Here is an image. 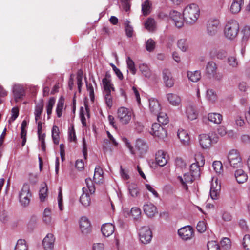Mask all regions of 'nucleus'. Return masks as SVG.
<instances>
[{
    "label": "nucleus",
    "mask_w": 250,
    "mask_h": 250,
    "mask_svg": "<svg viewBox=\"0 0 250 250\" xmlns=\"http://www.w3.org/2000/svg\"><path fill=\"white\" fill-rule=\"evenodd\" d=\"M200 15V9L195 3L187 5L183 10V16L184 20L190 24L194 23Z\"/></svg>",
    "instance_id": "obj_1"
},
{
    "label": "nucleus",
    "mask_w": 250,
    "mask_h": 250,
    "mask_svg": "<svg viewBox=\"0 0 250 250\" xmlns=\"http://www.w3.org/2000/svg\"><path fill=\"white\" fill-rule=\"evenodd\" d=\"M125 140L126 142V146L132 155H138L140 157H142L143 155L146 152L148 149V145L144 140L141 139H137L135 149L133 148L130 143L127 142L126 139H125Z\"/></svg>",
    "instance_id": "obj_2"
},
{
    "label": "nucleus",
    "mask_w": 250,
    "mask_h": 250,
    "mask_svg": "<svg viewBox=\"0 0 250 250\" xmlns=\"http://www.w3.org/2000/svg\"><path fill=\"white\" fill-rule=\"evenodd\" d=\"M239 30V25L235 20H230L226 24L224 28L225 37L230 40L234 39L237 36Z\"/></svg>",
    "instance_id": "obj_3"
},
{
    "label": "nucleus",
    "mask_w": 250,
    "mask_h": 250,
    "mask_svg": "<svg viewBox=\"0 0 250 250\" xmlns=\"http://www.w3.org/2000/svg\"><path fill=\"white\" fill-rule=\"evenodd\" d=\"M216 63L213 61L208 62L206 66L205 73L209 78H212L214 80L220 82L223 78V75L222 73L217 71Z\"/></svg>",
    "instance_id": "obj_4"
},
{
    "label": "nucleus",
    "mask_w": 250,
    "mask_h": 250,
    "mask_svg": "<svg viewBox=\"0 0 250 250\" xmlns=\"http://www.w3.org/2000/svg\"><path fill=\"white\" fill-rule=\"evenodd\" d=\"M224 163L226 166L230 165L235 168L241 167L243 164L240 153L235 149H232L229 152L227 160Z\"/></svg>",
    "instance_id": "obj_5"
},
{
    "label": "nucleus",
    "mask_w": 250,
    "mask_h": 250,
    "mask_svg": "<svg viewBox=\"0 0 250 250\" xmlns=\"http://www.w3.org/2000/svg\"><path fill=\"white\" fill-rule=\"evenodd\" d=\"M218 137L216 134L209 133L208 134H202L199 136V141L202 148H208L212 144L218 142Z\"/></svg>",
    "instance_id": "obj_6"
},
{
    "label": "nucleus",
    "mask_w": 250,
    "mask_h": 250,
    "mask_svg": "<svg viewBox=\"0 0 250 250\" xmlns=\"http://www.w3.org/2000/svg\"><path fill=\"white\" fill-rule=\"evenodd\" d=\"M31 195L29 184H24L19 194V201L22 206L26 207L29 205Z\"/></svg>",
    "instance_id": "obj_7"
},
{
    "label": "nucleus",
    "mask_w": 250,
    "mask_h": 250,
    "mask_svg": "<svg viewBox=\"0 0 250 250\" xmlns=\"http://www.w3.org/2000/svg\"><path fill=\"white\" fill-rule=\"evenodd\" d=\"M132 112L125 107H120L117 111L118 118L120 122L123 125L128 124L130 121Z\"/></svg>",
    "instance_id": "obj_8"
},
{
    "label": "nucleus",
    "mask_w": 250,
    "mask_h": 250,
    "mask_svg": "<svg viewBox=\"0 0 250 250\" xmlns=\"http://www.w3.org/2000/svg\"><path fill=\"white\" fill-rule=\"evenodd\" d=\"M140 240L142 243L147 244L152 237V231L148 227H142L139 230Z\"/></svg>",
    "instance_id": "obj_9"
},
{
    "label": "nucleus",
    "mask_w": 250,
    "mask_h": 250,
    "mask_svg": "<svg viewBox=\"0 0 250 250\" xmlns=\"http://www.w3.org/2000/svg\"><path fill=\"white\" fill-rule=\"evenodd\" d=\"M178 233L183 240H188L192 237L193 235V230L191 226H187L179 229Z\"/></svg>",
    "instance_id": "obj_10"
},
{
    "label": "nucleus",
    "mask_w": 250,
    "mask_h": 250,
    "mask_svg": "<svg viewBox=\"0 0 250 250\" xmlns=\"http://www.w3.org/2000/svg\"><path fill=\"white\" fill-rule=\"evenodd\" d=\"M220 22L217 19H211L208 21L207 30V33L209 36L215 35L219 28Z\"/></svg>",
    "instance_id": "obj_11"
},
{
    "label": "nucleus",
    "mask_w": 250,
    "mask_h": 250,
    "mask_svg": "<svg viewBox=\"0 0 250 250\" xmlns=\"http://www.w3.org/2000/svg\"><path fill=\"white\" fill-rule=\"evenodd\" d=\"M162 76L165 86L167 87H172L174 84V80L172 76L170 71L164 69L162 71Z\"/></svg>",
    "instance_id": "obj_12"
},
{
    "label": "nucleus",
    "mask_w": 250,
    "mask_h": 250,
    "mask_svg": "<svg viewBox=\"0 0 250 250\" xmlns=\"http://www.w3.org/2000/svg\"><path fill=\"white\" fill-rule=\"evenodd\" d=\"M80 228L82 233L87 234L91 231V224L89 220L86 217H82L79 222Z\"/></svg>",
    "instance_id": "obj_13"
},
{
    "label": "nucleus",
    "mask_w": 250,
    "mask_h": 250,
    "mask_svg": "<svg viewBox=\"0 0 250 250\" xmlns=\"http://www.w3.org/2000/svg\"><path fill=\"white\" fill-rule=\"evenodd\" d=\"M55 241V238L52 233L47 234L42 241V245L45 250H52Z\"/></svg>",
    "instance_id": "obj_14"
},
{
    "label": "nucleus",
    "mask_w": 250,
    "mask_h": 250,
    "mask_svg": "<svg viewBox=\"0 0 250 250\" xmlns=\"http://www.w3.org/2000/svg\"><path fill=\"white\" fill-rule=\"evenodd\" d=\"M170 17L177 28H180L183 26L184 19L180 12L173 11L170 13Z\"/></svg>",
    "instance_id": "obj_15"
},
{
    "label": "nucleus",
    "mask_w": 250,
    "mask_h": 250,
    "mask_svg": "<svg viewBox=\"0 0 250 250\" xmlns=\"http://www.w3.org/2000/svg\"><path fill=\"white\" fill-rule=\"evenodd\" d=\"M15 100L16 102L21 100L25 95V90L23 85L16 84L14 85L12 89Z\"/></svg>",
    "instance_id": "obj_16"
},
{
    "label": "nucleus",
    "mask_w": 250,
    "mask_h": 250,
    "mask_svg": "<svg viewBox=\"0 0 250 250\" xmlns=\"http://www.w3.org/2000/svg\"><path fill=\"white\" fill-rule=\"evenodd\" d=\"M178 179L182 184L183 188L186 190H188V186L187 183H192L195 180L197 179L195 177L192 176V174L188 173H186L184 175V178L181 176H178Z\"/></svg>",
    "instance_id": "obj_17"
},
{
    "label": "nucleus",
    "mask_w": 250,
    "mask_h": 250,
    "mask_svg": "<svg viewBox=\"0 0 250 250\" xmlns=\"http://www.w3.org/2000/svg\"><path fill=\"white\" fill-rule=\"evenodd\" d=\"M145 213L149 217H152L157 212L156 207L151 203H147L143 206Z\"/></svg>",
    "instance_id": "obj_18"
},
{
    "label": "nucleus",
    "mask_w": 250,
    "mask_h": 250,
    "mask_svg": "<svg viewBox=\"0 0 250 250\" xmlns=\"http://www.w3.org/2000/svg\"><path fill=\"white\" fill-rule=\"evenodd\" d=\"M109 76L106 74L105 77L102 80V83L104 87V92H111V91H114L115 88L113 84L111 83V80L109 79Z\"/></svg>",
    "instance_id": "obj_19"
},
{
    "label": "nucleus",
    "mask_w": 250,
    "mask_h": 250,
    "mask_svg": "<svg viewBox=\"0 0 250 250\" xmlns=\"http://www.w3.org/2000/svg\"><path fill=\"white\" fill-rule=\"evenodd\" d=\"M155 159L157 164L161 167L165 166L167 162V157L163 150L157 152Z\"/></svg>",
    "instance_id": "obj_20"
},
{
    "label": "nucleus",
    "mask_w": 250,
    "mask_h": 250,
    "mask_svg": "<svg viewBox=\"0 0 250 250\" xmlns=\"http://www.w3.org/2000/svg\"><path fill=\"white\" fill-rule=\"evenodd\" d=\"M114 231V226L111 223H105L101 227V232L103 235L105 237H109Z\"/></svg>",
    "instance_id": "obj_21"
},
{
    "label": "nucleus",
    "mask_w": 250,
    "mask_h": 250,
    "mask_svg": "<svg viewBox=\"0 0 250 250\" xmlns=\"http://www.w3.org/2000/svg\"><path fill=\"white\" fill-rule=\"evenodd\" d=\"M177 136L184 145L187 146L189 144L190 138L187 131L183 129H179L177 132Z\"/></svg>",
    "instance_id": "obj_22"
},
{
    "label": "nucleus",
    "mask_w": 250,
    "mask_h": 250,
    "mask_svg": "<svg viewBox=\"0 0 250 250\" xmlns=\"http://www.w3.org/2000/svg\"><path fill=\"white\" fill-rule=\"evenodd\" d=\"M167 98L169 103L173 106H179L181 104V98L176 94L168 93L167 94Z\"/></svg>",
    "instance_id": "obj_23"
},
{
    "label": "nucleus",
    "mask_w": 250,
    "mask_h": 250,
    "mask_svg": "<svg viewBox=\"0 0 250 250\" xmlns=\"http://www.w3.org/2000/svg\"><path fill=\"white\" fill-rule=\"evenodd\" d=\"M149 109L152 113L157 114L161 110L160 105L157 99H149Z\"/></svg>",
    "instance_id": "obj_24"
},
{
    "label": "nucleus",
    "mask_w": 250,
    "mask_h": 250,
    "mask_svg": "<svg viewBox=\"0 0 250 250\" xmlns=\"http://www.w3.org/2000/svg\"><path fill=\"white\" fill-rule=\"evenodd\" d=\"M243 3L244 0H233L230 8V12L233 14L238 13L240 11Z\"/></svg>",
    "instance_id": "obj_25"
},
{
    "label": "nucleus",
    "mask_w": 250,
    "mask_h": 250,
    "mask_svg": "<svg viewBox=\"0 0 250 250\" xmlns=\"http://www.w3.org/2000/svg\"><path fill=\"white\" fill-rule=\"evenodd\" d=\"M235 177L238 183H243L248 179L247 174L242 169H237L235 172Z\"/></svg>",
    "instance_id": "obj_26"
},
{
    "label": "nucleus",
    "mask_w": 250,
    "mask_h": 250,
    "mask_svg": "<svg viewBox=\"0 0 250 250\" xmlns=\"http://www.w3.org/2000/svg\"><path fill=\"white\" fill-rule=\"evenodd\" d=\"M43 109V103L42 100L40 102L36 105L35 108V119L36 122L39 121L41 117V115L42 113Z\"/></svg>",
    "instance_id": "obj_27"
},
{
    "label": "nucleus",
    "mask_w": 250,
    "mask_h": 250,
    "mask_svg": "<svg viewBox=\"0 0 250 250\" xmlns=\"http://www.w3.org/2000/svg\"><path fill=\"white\" fill-rule=\"evenodd\" d=\"M187 76L190 81L196 83L200 80L201 74L200 71L198 70L194 71H188L187 72Z\"/></svg>",
    "instance_id": "obj_28"
},
{
    "label": "nucleus",
    "mask_w": 250,
    "mask_h": 250,
    "mask_svg": "<svg viewBox=\"0 0 250 250\" xmlns=\"http://www.w3.org/2000/svg\"><path fill=\"white\" fill-rule=\"evenodd\" d=\"M128 189L129 194L132 197H137L140 195V189L135 183H129L128 185Z\"/></svg>",
    "instance_id": "obj_29"
},
{
    "label": "nucleus",
    "mask_w": 250,
    "mask_h": 250,
    "mask_svg": "<svg viewBox=\"0 0 250 250\" xmlns=\"http://www.w3.org/2000/svg\"><path fill=\"white\" fill-rule=\"evenodd\" d=\"M210 55L213 58H216L218 59H223L227 56V52L223 49H213L210 51Z\"/></svg>",
    "instance_id": "obj_30"
},
{
    "label": "nucleus",
    "mask_w": 250,
    "mask_h": 250,
    "mask_svg": "<svg viewBox=\"0 0 250 250\" xmlns=\"http://www.w3.org/2000/svg\"><path fill=\"white\" fill-rule=\"evenodd\" d=\"M197 163H192L190 166V172L193 177L198 179L201 174V169Z\"/></svg>",
    "instance_id": "obj_31"
},
{
    "label": "nucleus",
    "mask_w": 250,
    "mask_h": 250,
    "mask_svg": "<svg viewBox=\"0 0 250 250\" xmlns=\"http://www.w3.org/2000/svg\"><path fill=\"white\" fill-rule=\"evenodd\" d=\"M233 118L234 119L235 124L237 126L242 127L245 125V122L243 119V115L240 111H236L234 113Z\"/></svg>",
    "instance_id": "obj_32"
},
{
    "label": "nucleus",
    "mask_w": 250,
    "mask_h": 250,
    "mask_svg": "<svg viewBox=\"0 0 250 250\" xmlns=\"http://www.w3.org/2000/svg\"><path fill=\"white\" fill-rule=\"evenodd\" d=\"M84 188H83V192L84 191ZM80 202L84 207H88L90 205L91 198L87 193L83 192L80 197Z\"/></svg>",
    "instance_id": "obj_33"
},
{
    "label": "nucleus",
    "mask_w": 250,
    "mask_h": 250,
    "mask_svg": "<svg viewBox=\"0 0 250 250\" xmlns=\"http://www.w3.org/2000/svg\"><path fill=\"white\" fill-rule=\"evenodd\" d=\"M208 119L215 124H219L222 121V116L217 113H210L208 114Z\"/></svg>",
    "instance_id": "obj_34"
},
{
    "label": "nucleus",
    "mask_w": 250,
    "mask_h": 250,
    "mask_svg": "<svg viewBox=\"0 0 250 250\" xmlns=\"http://www.w3.org/2000/svg\"><path fill=\"white\" fill-rule=\"evenodd\" d=\"M64 103V98L63 97H61L58 102L57 107L56 109V112L57 117L60 118L62 115V112L63 109Z\"/></svg>",
    "instance_id": "obj_35"
},
{
    "label": "nucleus",
    "mask_w": 250,
    "mask_h": 250,
    "mask_svg": "<svg viewBox=\"0 0 250 250\" xmlns=\"http://www.w3.org/2000/svg\"><path fill=\"white\" fill-rule=\"evenodd\" d=\"M103 172L102 168L100 167V166H97L95 168L94 174V179L95 180V182L96 183H100L102 180L103 178Z\"/></svg>",
    "instance_id": "obj_36"
},
{
    "label": "nucleus",
    "mask_w": 250,
    "mask_h": 250,
    "mask_svg": "<svg viewBox=\"0 0 250 250\" xmlns=\"http://www.w3.org/2000/svg\"><path fill=\"white\" fill-rule=\"evenodd\" d=\"M186 114L188 119L191 121L196 119L197 117L194 108L191 106H189L187 108Z\"/></svg>",
    "instance_id": "obj_37"
},
{
    "label": "nucleus",
    "mask_w": 250,
    "mask_h": 250,
    "mask_svg": "<svg viewBox=\"0 0 250 250\" xmlns=\"http://www.w3.org/2000/svg\"><path fill=\"white\" fill-rule=\"evenodd\" d=\"M206 98L210 102L214 103L217 99L215 91L212 89H208L206 92Z\"/></svg>",
    "instance_id": "obj_38"
},
{
    "label": "nucleus",
    "mask_w": 250,
    "mask_h": 250,
    "mask_svg": "<svg viewBox=\"0 0 250 250\" xmlns=\"http://www.w3.org/2000/svg\"><path fill=\"white\" fill-rule=\"evenodd\" d=\"M157 115V120L159 124L162 125H166L169 122V120L167 115L164 112H159Z\"/></svg>",
    "instance_id": "obj_39"
},
{
    "label": "nucleus",
    "mask_w": 250,
    "mask_h": 250,
    "mask_svg": "<svg viewBox=\"0 0 250 250\" xmlns=\"http://www.w3.org/2000/svg\"><path fill=\"white\" fill-rule=\"evenodd\" d=\"M52 137L55 144L58 145L59 143V130L58 126L54 125L52 129Z\"/></svg>",
    "instance_id": "obj_40"
},
{
    "label": "nucleus",
    "mask_w": 250,
    "mask_h": 250,
    "mask_svg": "<svg viewBox=\"0 0 250 250\" xmlns=\"http://www.w3.org/2000/svg\"><path fill=\"white\" fill-rule=\"evenodd\" d=\"M139 69L145 77L149 78L151 76V72L147 65L144 63L140 64Z\"/></svg>",
    "instance_id": "obj_41"
},
{
    "label": "nucleus",
    "mask_w": 250,
    "mask_h": 250,
    "mask_svg": "<svg viewBox=\"0 0 250 250\" xmlns=\"http://www.w3.org/2000/svg\"><path fill=\"white\" fill-rule=\"evenodd\" d=\"M151 4L148 0H146L142 4V11L144 15H147L150 12Z\"/></svg>",
    "instance_id": "obj_42"
},
{
    "label": "nucleus",
    "mask_w": 250,
    "mask_h": 250,
    "mask_svg": "<svg viewBox=\"0 0 250 250\" xmlns=\"http://www.w3.org/2000/svg\"><path fill=\"white\" fill-rule=\"evenodd\" d=\"M14 250H28L25 240L24 239L18 240Z\"/></svg>",
    "instance_id": "obj_43"
},
{
    "label": "nucleus",
    "mask_w": 250,
    "mask_h": 250,
    "mask_svg": "<svg viewBox=\"0 0 250 250\" xmlns=\"http://www.w3.org/2000/svg\"><path fill=\"white\" fill-rule=\"evenodd\" d=\"M104 101L106 105L111 108L113 105V97L111 95V92H104Z\"/></svg>",
    "instance_id": "obj_44"
},
{
    "label": "nucleus",
    "mask_w": 250,
    "mask_h": 250,
    "mask_svg": "<svg viewBox=\"0 0 250 250\" xmlns=\"http://www.w3.org/2000/svg\"><path fill=\"white\" fill-rule=\"evenodd\" d=\"M177 46L183 52L187 51L188 47L187 41L185 39L179 40L177 42Z\"/></svg>",
    "instance_id": "obj_45"
},
{
    "label": "nucleus",
    "mask_w": 250,
    "mask_h": 250,
    "mask_svg": "<svg viewBox=\"0 0 250 250\" xmlns=\"http://www.w3.org/2000/svg\"><path fill=\"white\" fill-rule=\"evenodd\" d=\"M47 195V187L45 184H44L41 187L39 191V196L41 201L44 200Z\"/></svg>",
    "instance_id": "obj_46"
},
{
    "label": "nucleus",
    "mask_w": 250,
    "mask_h": 250,
    "mask_svg": "<svg viewBox=\"0 0 250 250\" xmlns=\"http://www.w3.org/2000/svg\"><path fill=\"white\" fill-rule=\"evenodd\" d=\"M145 26L146 29L149 31H153L155 27V21L152 18H148L146 21Z\"/></svg>",
    "instance_id": "obj_47"
},
{
    "label": "nucleus",
    "mask_w": 250,
    "mask_h": 250,
    "mask_svg": "<svg viewBox=\"0 0 250 250\" xmlns=\"http://www.w3.org/2000/svg\"><path fill=\"white\" fill-rule=\"evenodd\" d=\"M130 23V21L127 20L125 23V28L126 35L129 38L132 37L133 33V27Z\"/></svg>",
    "instance_id": "obj_48"
},
{
    "label": "nucleus",
    "mask_w": 250,
    "mask_h": 250,
    "mask_svg": "<svg viewBox=\"0 0 250 250\" xmlns=\"http://www.w3.org/2000/svg\"><path fill=\"white\" fill-rule=\"evenodd\" d=\"M126 63L127 65V67L130 71L131 73L134 75L136 73V69L135 67V64L133 60L130 58V57H128L126 59Z\"/></svg>",
    "instance_id": "obj_49"
},
{
    "label": "nucleus",
    "mask_w": 250,
    "mask_h": 250,
    "mask_svg": "<svg viewBox=\"0 0 250 250\" xmlns=\"http://www.w3.org/2000/svg\"><path fill=\"white\" fill-rule=\"evenodd\" d=\"M85 183L90 193H94L95 191V188L93 180L90 178H86L85 179Z\"/></svg>",
    "instance_id": "obj_50"
},
{
    "label": "nucleus",
    "mask_w": 250,
    "mask_h": 250,
    "mask_svg": "<svg viewBox=\"0 0 250 250\" xmlns=\"http://www.w3.org/2000/svg\"><path fill=\"white\" fill-rule=\"evenodd\" d=\"M55 103V99L53 97H51L49 99L47 105L46 106L47 114L48 116V118H49V116L52 113V110L53 106Z\"/></svg>",
    "instance_id": "obj_51"
},
{
    "label": "nucleus",
    "mask_w": 250,
    "mask_h": 250,
    "mask_svg": "<svg viewBox=\"0 0 250 250\" xmlns=\"http://www.w3.org/2000/svg\"><path fill=\"white\" fill-rule=\"evenodd\" d=\"M131 215L133 217L134 219H138L140 217L141 215V209L136 207H133L130 211Z\"/></svg>",
    "instance_id": "obj_52"
},
{
    "label": "nucleus",
    "mask_w": 250,
    "mask_h": 250,
    "mask_svg": "<svg viewBox=\"0 0 250 250\" xmlns=\"http://www.w3.org/2000/svg\"><path fill=\"white\" fill-rule=\"evenodd\" d=\"M214 170L217 173L220 174L223 171L222 164L221 161H215L212 164Z\"/></svg>",
    "instance_id": "obj_53"
},
{
    "label": "nucleus",
    "mask_w": 250,
    "mask_h": 250,
    "mask_svg": "<svg viewBox=\"0 0 250 250\" xmlns=\"http://www.w3.org/2000/svg\"><path fill=\"white\" fill-rule=\"evenodd\" d=\"M155 47V42L152 40L149 39L148 40L146 43V49L147 51H152Z\"/></svg>",
    "instance_id": "obj_54"
},
{
    "label": "nucleus",
    "mask_w": 250,
    "mask_h": 250,
    "mask_svg": "<svg viewBox=\"0 0 250 250\" xmlns=\"http://www.w3.org/2000/svg\"><path fill=\"white\" fill-rule=\"evenodd\" d=\"M207 247L208 250H220V247L216 241H209Z\"/></svg>",
    "instance_id": "obj_55"
},
{
    "label": "nucleus",
    "mask_w": 250,
    "mask_h": 250,
    "mask_svg": "<svg viewBox=\"0 0 250 250\" xmlns=\"http://www.w3.org/2000/svg\"><path fill=\"white\" fill-rule=\"evenodd\" d=\"M243 245L246 250H250V235H245L244 236Z\"/></svg>",
    "instance_id": "obj_56"
},
{
    "label": "nucleus",
    "mask_w": 250,
    "mask_h": 250,
    "mask_svg": "<svg viewBox=\"0 0 250 250\" xmlns=\"http://www.w3.org/2000/svg\"><path fill=\"white\" fill-rule=\"evenodd\" d=\"M221 246L225 249H228L230 248L231 241L228 238H224L220 242Z\"/></svg>",
    "instance_id": "obj_57"
},
{
    "label": "nucleus",
    "mask_w": 250,
    "mask_h": 250,
    "mask_svg": "<svg viewBox=\"0 0 250 250\" xmlns=\"http://www.w3.org/2000/svg\"><path fill=\"white\" fill-rule=\"evenodd\" d=\"M206 224L204 221H199L196 226V229L200 233H203L206 230Z\"/></svg>",
    "instance_id": "obj_58"
},
{
    "label": "nucleus",
    "mask_w": 250,
    "mask_h": 250,
    "mask_svg": "<svg viewBox=\"0 0 250 250\" xmlns=\"http://www.w3.org/2000/svg\"><path fill=\"white\" fill-rule=\"evenodd\" d=\"M163 128V127L161 125V124L156 123H154L152 125L151 131L150 133L152 135L154 136L156 134V132Z\"/></svg>",
    "instance_id": "obj_59"
},
{
    "label": "nucleus",
    "mask_w": 250,
    "mask_h": 250,
    "mask_svg": "<svg viewBox=\"0 0 250 250\" xmlns=\"http://www.w3.org/2000/svg\"><path fill=\"white\" fill-rule=\"evenodd\" d=\"M228 63L232 67H236L238 65V62L235 57L230 56L228 58Z\"/></svg>",
    "instance_id": "obj_60"
},
{
    "label": "nucleus",
    "mask_w": 250,
    "mask_h": 250,
    "mask_svg": "<svg viewBox=\"0 0 250 250\" xmlns=\"http://www.w3.org/2000/svg\"><path fill=\"white\" fill-rule=\"evenodd\" d=\"M220 190H219V187H216V189H210V195L211 198L213 200L218 199L219 192Z\"/></svg>",
    "instance_id": "obj_61"
},
{
    "label": "nucleus",
    "mask_w": 250,
    "mask_h": 250,
    "mask_svg": "<svg viewBox=\"0 0 250 250\" xmlns=\"http://www.w3.org/2000/svg\"><path fill=\"white\" fill-rule=\"evenodd\" d=\"M167 132L165 129L164 128L161 129H159L157 132H156V134L154 136L158 137L160 139H164L167 136Z\"/></svg>",
    "instance_id": "obj_62"
},
{
    "label": "nucleus",
    "mask_w": 250,
    "mask_h": 250,
    "mask_svg": "<svg viewBox=\"0 0 250 250\" xmlns=\"http://www.w3.org/2000/svg\"><path fill=\"white\" fill-rule=\"evenodd\" d=\"M110 141L108 140H104L103 142V149L104 153H106L108 151H112V149L110 146Z\"/></svg>",
    "instance_id": "obj_63"
},
{
    "label": "nucleus",
    "mask_w": 250,
    "mask_h": 250,
    "mask_svg": "<svg viewBox=\"0 0 250 250\" xmlns=\"http://www.w3.org/2000/svg\"><path fill=\"white\" fill-rule=\"evenodd\" d=\"M196 162L195 163L198 164L200 167H203L205 164L204 158L202 155H198L195 157Z\"/></svg>",
    "instance_id": "obj_64"
}]
</instances>
